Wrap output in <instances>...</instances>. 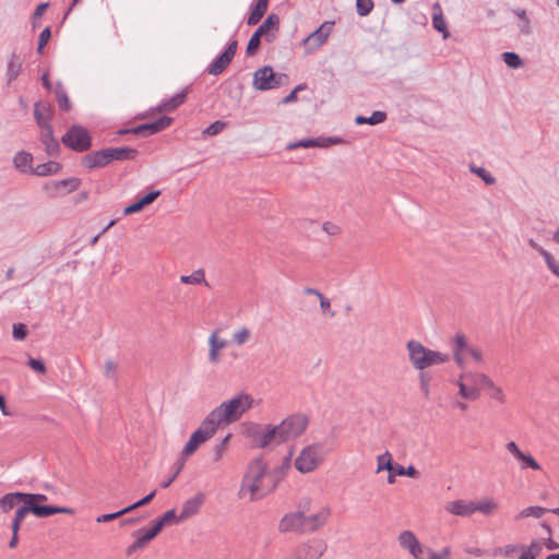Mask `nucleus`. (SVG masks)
<instances>
[{"mask_svg": "<svg viewBox=\"0 0 559 559\" xmlns=\"http://www.w3.org/2000/svg\"><path fill=\"white\" fill-rule=\"evenodd\" d=\"M478 377H484L479 372H462L455 381L459 388L457 396L462 400L475 402L480 397L483 390V381Z\"/></svg>", "mask_w": 559, "mask_h": 559, "instance_id": "nucleus-3", "label": "nucleus"}, {"mask_svg": "<svg viewBox=\"0 0 559 559\" xmlns=\"http://www.w3.org/2000/svg\"><path fill=\"white\" fill-rule=\"evenodd\" d=\"M59 188L62 197L78 190L81 185V180L76 177H70L62 180H58Z\"/></svg>", "mask_w": 559, "mask_h": 559, "instance_id": "nucleus-40", "label": "nucleus"}, {"mask_svg": "<svg viewBox=\"0 0 559 559\" xmlns=\"http://www.w3.org/2000/svg\"><path fill=\"white\" fill-rule=\"evenodd\" d=\"M333 25V21H325L316 31H313L304 39V45H306L309 50L319 49L331 35Z\"/></svg>", "mask_w": 559, "mask_h": 559, "instance_id": "nucleus-14", "label": "nucleus"}, {"mask_svg": "<svg viewBox=\"0 0 559 559\" xmlns=\"http://www.w3.org/2000/svg\"><path fill=\"white\" fill-rule=\"evenodd\" d=\"M261 35H259L257 32L253 33V35L251 36V38L249 39V43H248V46H247V55L248 56H253L259 46H260V39H261Z\"/></svg>", "mask_w": 559, "mask_h": 559, "instance_id": "nucleus-59", "label": "nucleus"}, {"mask_svg": "<svg viewBox=\"0 0 559 559\" xmlns=\"http://www.w3.org/2000/svg\"><path fill=\"white\" fill-rule=\"evenodd\" d=\"M237 40H233L228 44L227 48L223 53L217 56L207 67V72L212 75L221 74L233 61L236 50Z\"/></svg>", "mask_w": 559, "mask_h": 559, "instance_id": "nucleus-15", "label": "nucleus"}, {"mask_svg": "<svg viewBox=\"0 0 559 559\" xmlns=\"http://www.w3.org/2000/svg\"><path fill=\"white\" fill-rule=\"evenodd\" d=\"M326 549L322 539L312 538L301 544L295 551V559H319Z\"/></svg>", "mask_w": 559, "mask_h": 559, "instance_id": "nucleus-13", "label": "nucleus"}, {"mask_svg": "<svg viewBox=\"0 0 559 559\" xmlns=\"http://www.w3.org/2000/svg\"><path fill=\"white\" fill-rule=\"evenodd\" d=\"M547 512H549L548 509L546 508H543V507H538V506H532V507H527V508H524L523 510H521L515 516H514V520L515 521H521L525 518H536V519H539L542 518L544 514H546Z\"/></svg>", "mask_w": 559, "mask_h": 559, "instance_id": "nucleus-36", "label": "nucleus"}, {"mask_svg": "<svg viewBox=\"0 0 559 559\" xmlns=\"http://www.w3.org/2000/svg\"><path fill=\"white\" fill-rule=\"evenodd\" d=\"M506 449L521 463V468H531L534 471L542 469L540 464L533 457V455L521 451L514 441H509L506 444Z\"/></svg>", "mask_w": 559, "mask_h": 559, "instance_id": "nucleus-16", "label": "nucleus"}, {"mask_svg": "<svg viewBox=\"0 0 559 559\" xmlns=\"http://www.w3.org/2000/svg\"><path fill=\"white\" fill-rule=\"evenodd\" d=\"M409 359L416 369L424 370L445 361L448 355H443L441 352H409Z\"/></svg>", "mask_w": 559, "mask_h": 559, "instance_id": "nucleus-12", "label": "nucleus"}, {"mask_svg": "<svg viewBox=\"0 0 559 559\" xmlns=\"http://www.w3.org/2000/svg\"><path fill=\"white\" fill-rule=\"evenodd\" d=\"M253 404L254 400L250 394L239 393L215 407L206 417L218 429L221 426L239 420L247 411L253 407Z\"/></svg>", "mask_w": 559, "mask_h": 559, "instance_id": "nucleus-2", "label": "nucleus"}, {"mask_svg": "<svg viewBox=\"0 0 559 559\" xmlns=\"http://www.w3.org/2000/svg\"><path fill=\"white\" fill-rule=\"evenodd\" d=\"M118 372V361L108 359L104 365V373L107 378H116Z\"/></svg>", "mask_w": 559, "mask_h": 559, "instance_id": "nucleus-57", "label": "nucleus"}, {"mask_svg": "<svg viewBox=\"0 0 559 559\" xmlns=\"http://www.w3.org/2000/svg\"><path fill=\"white\" fill-rule=\"evenodd\" d=\"M543 550V542L533 539L530 545H521V551L525 552L531 559H536Z\"/></svg>", "mask_w": 559, "mask_h": 559, "instance_id": "nucleus-41", "label": "nucleus"}, {"mask_svg": "<svg viewBox=\"0 0 559 559\" xmlns=\"http://www.w3.org/2000/svg\"><path fill=\"white\" fill-rule=\"evenodd\" d=\"M280 17L276 14H270L264 22L257 28V33L261 36L266 35L271 28L277 27Z\"/></svg>", "mask_w": 559, "mask_h": 559, "instance_id": "nucleus-43", "label": "nucleus"}, {"mask_svg": "<svg viewBox=\"0 0 559 559\" xmlns=\"http://www.w3.org/2000/svg\"><path fill=\"white\" fill-rule=\"evenodd\" d=\"M253 442L258 448H265L272 442L277 443V430L275 426L255 427L252 432Z\"/></svg>", "mask_w": 559, "mask_h": 559, "instance_id": "nucleus-17", "label": "nucleus"}, {"mask_svg": "<svg viewBox=\"0 0 559 559\" xmlns=\"http://www.w3.org/2000/svg\"><path fill=\"white\" fill-rule=\"evenodd\" d=\"M280 479L275 472H269L267 464L262 457H257L247 467L239 496H248L250 501L260 500L275 490Z\"/></svg>", "mask_w": 559, "mask_h": 559, "instance_id": "nucleus-1", "label": "nucleus"}, {"mask_svg": "<svg viewBox=\"0 0 559 559\" xmlns=\"http://www.w3.org/2000/svg\"><path fill=\"white\" fill-rule=\"evenodd\" d=\"M171 122L173 119L170 117L164 116L153 122L134 128L133 132L138 134H155L169 127Z\"/></svg>", "mask_w": 559, "mask_h": 559, "instance_id": "nucleus-21", "label": "nucleus"}, {"mask_svg": "<svg viewBox=\"0 0 559 559\" xmlns=\"http://www.w3.org/2000/svg\"><path fill=\"white\" fill-rule=\"evenodd\" d=\"M514 15L519 19L518 29L522 35H530L532 33L531 20L528 19L524 9H515Z\"/></svg>", "mask_w": 559, "mask_h": 559, "instance_id": "nucleus-37", "label": "nucleus"}, {"mask_svg": "<svg viewBox=\"0 0 559 559\" xmlns=\"http://www.w3.org/2000/svg\"><path fill=\"white\" fill-rule=\"evenodd\" d=\"M420 391L425 399L430 397V378L426 373H420Z\"/></svg>", "mask_w": 559, "mask_h": 559, "instance_id": "nucleus-62", "label": "nucleus"}, {"mask_svg": "<svg viewBox=\"0 0 559 559\" xmlns=\"http://www.w3.org/2000/svg\"><path fill=\"white\" fill-rule=\"evenodd\" d=\"M399 546L407 551L413 559H427L426 550L428 547L424 546L415 533L409 530H405L397 535Z\"/></svg>", "mask_w": 559, "mask_h": 559, "instance_id": "nucleus-11", "label": "nucleus"}, {"mask_svg": "<svg viewBox=\"0 0 559 559\" xmlns=\"http://www.w3.org/2000/svg\"><path fill=\"white\" fill-rule=\"evenodd\" d=\"M320 138H317V139H302V140H299V141H296V142H293V143H289L287 145V150L288 151H292V150H296V148H308V147H320Z\"/></svg>", "mask_w": 559, "mask_h": 559, "instance_id": "nucleus-47", "label": "nucleus"}, {"mask_svg": "<svg viewBox=\"0 0 559 559\" xmlns=\"http://www.w3.org/2000/svg\"><path fill=\"white\" fill-rule=\"evenodd\" d=\"M109 163L112 160L134 159L138 151L131 147H108L106 148Z\"/></svg>", "mask_w": 559, "mask_h": 559, "instance_id": "nucleus-26", "label": "nucleus"}, {"mask_svg": "<svg viewBox=\"0 0 559 559\" xmlns=\"http://www.w3.org/2000/svg\"><path fill=\"white\" fill-rule=\"evenodd\" d=\"M55 93H56V98H57L59 108L64 111L70 110V108H71L70 99L67 95V92L64 91L63 86L60 83L57 84Z\"/></svg>", "mask_w": 559, "mask_h": 559, "instance_id": "nucleus-44", "label": "nucleus"}, {"mask_svg": "<svg viewBox=\"0 0 559 559\" xmlns=\"http://www.w3.org/2000/svg\"><path fill=\"white\" fill-rule=\"evenodd\" d=\"M310 500H305L300 503L305 533H311L319 530L325 525L331 515V509L329 507H321L316 513L308 514L310 512Z\"/></svg>", "mask_w": 559, "mask_h": 559, "instance_id": "nucleus-8", "label": "nucleus"}, {"mask_svg": "<svg viewBox=\"0 0 559 559\" xmlns=\"http://www.w3.org/2000/svg\"><path fill=\"white\" fill-rule=\"evenodd\" d=\"M83 165L90 169L104 167L109 164L108 154L106 148L92 152L83 157Z\"/></svg>", "mask_w": 559, "mask_h": 559, "instance_id": "nucleus-22", "label": "nucleus"}, {"mask_svg": "<svg viewBox=\"0 0 559 559\" xmlns=\"http://www.w3.org/2000/svg\"><path fill=\"white\" fill-rule=\"evenodd\" d=\"M432 26L436 31L442 33L443 38H448L450 36L447 22L438 2L433 4Z\"/></svg>", "mask_w": 559, "mask_h": 559, "instance_id": "nucleus-30", "label": "nucleus"}, {"mask_svg": "<svg viewBox=\"0 0 559 559\" xmlns=\"http://www.w3.org/2000/svg\"><path fill=\"white\" fill-rule=\"evenodd\" d=\"M502 60L511 69H519L523 66L521 57L513 51H506L502 53Z\"/></svg>", "mask_w": 559, "mask_h": 559, "instance_id": "nucleus-48", "label": "nucleus"}, {"mask_svg": "<svg viewBox=\"0 0 559 559\" xmlns=\"http://www.w3.org/2000/svg\"><path fill=\"white\" fill-rule=\"evenodd\" d=\"M28 366L37 373H40V374L46 373L45 362L39 358H29Z\"/></svg>", "mask_w": 559, "mask_h": 559, "instance_id": "nucleus-64", "label": "nucleus"}, {"mask_svg": "<svg viewBox=\"0 0 559 559\" xmlns=\"http://www.w3.org/2000/svg\"><path fill=\"white\" fill-rule=\"evenodd\" d=\"M444 510L457 516H471L474 514V501L463 499L447 502Z\"/></svg>", "mask_w": 559, "mask_h": 559, "instance_id": "nucleus-20", "label": "nucleus"}, {"mask_svg": "<svg viewBox=\"0 0 559 559\" xmlns=\"http://www.w3.org/2000/svg\"><path fill=\"white\" fill-rule=\"evenodd\" d=\"M547 269L559 278V260H557L549 251L542 257Z\"/></svg>", "mask_w": 559, "mask_h": 559, "instance_id": "nucleus-52", "label": "nucleus"}, {"mask_svg": "<svg viewBox=\"0 0 559 559\" xmlns=\"http://www.w3.org/2000/svg\"><path fill=\"white\" fill-rule=\"evenodd\" d=\"M50 36H51V29L49 26L45 27L40 32L39 38H38V47H37L38 52H41L43 48L46 46V44L50 39Z\"/></svg>", "mask_w": 559, "mask_h": 559, "instance_id": "nucleus-63", "label": "nucleus"}, {"mask_svg": "<svg viewBox=\"0 0 559 559\" xmlns=\"http://www.w3.org/2000/svg\"><path fill=\"white\" fill-rule=\"evenodd\" d=\"M204 500L205 495L199 492L193 498H190L187 501H185V503L182 504L181 512L178 516V521H185L195 515L200 511L202 504L204 503Z\"/></svg>", "mask_w": 559, "mask_h": 559, "instance_id": "nucleus-19", "label": "nucleus"}, {"mask_svg": "<svg viewBox=\"0 0 559 559\" xmlns=\"http://www.w3.org/2000/svg\"><path fill=\"white\" fill-rule=\"evenodd\" d=\"M32 513L36 518H49L55 514H73L74 510L68 507H56V506H35L28 503L26 499H24L21 504L16 508L14 513V519L19 521H24L26 515Z\"/></svg>", "mask_w": 559, "mask_h": 559, "instance_id": "nucleus-4", "label": "nucleus"}, {"mask_svg": "<svg viewBox=\"0 0 559 559\" xmlns=\"http://www.w3.org/2000/svg\"><path fill=\"white\" fill-rule=\"evenodd\" d=\"M230 435H227L214 448V462H219L227 449Z\"/></svg>", "mask_w": 559, "mask_h": 559, "instance_id": "nucleus-55", "label": "nucleus"}, {"mask_svg": "<svg viewBox=\"0 0 559 559\" xmlns=\"http://www.w3.org/2000/svg\"><path fill=\"white\" fill-rule=\"evenodd\" d=\"M159 533L151 527L145 531L143 535H141L136 540H134L131 545H129L126 549L127 556H131L136 550L144 548L152 539H154Z\"/></svg>", "mask_w": 559, "mask_h": 559, "instance_id": "nucleus-25", "label": "nucleus"}, {"mask_svg": "<svg viewBox=\"0 0 559 559\" xmlns=\"http://www.w3.org/2000/svg\"><path fill=\"white\" fill-rule=\"evenodd\" d=\"M267 10V4H265V0H258L253 9L251 10L248 17V25H255L263 17L264 13Z\"/></svg>", "mask_w": 559, "mask_h": 559, "instance_id": "nucleus-38", "label": "nucleus"}, {"mask_svg": "<svg viewBox=\"0 0 559 559\" xmlns=\"http://www.w3.org/2000/svg\"><path fill=\"white\" fill-rule=\"evenodd\" d=\"M62 142L75 152H84L92 145L90 133L81 126H72L62 136Z\"/></svg>", "mask_w": 559, "mask_h": 559, "instance_id": "nucleus-10", "label": "nucleus"}, {"mask_svg": "<svg viewBox=\"0 0 559 559\" xmlns=\"http://www.w3.org/2000/svg\"><path fill=\"white\" fill-rule=\"evenodd\" d=\"M393 471L399 476H408V477H417L418 476V471L413 465L408 466L407 468L403 467L402 465H396Z\"/></svg>", "mask_w": 559, "mask_h": 559, "instance_id": "nucleus-60", "label": "nucleus"}, {"mask_svg": "<svg viewBox=\"0 0 559 559\" xmlns=\"http://www.w3.org/2000/svg\"><path fill=\"white\" fill-rule=\"evenodd\" d=\"M187 97V91H180L168 99L163 100L158 106L159 111H171L182 105Z\"/></svg>", "mask_w": 559, "mask_h": 559, "instance_id": "nucleus-29", "label": "nucleus"}, {"mask_svg": "<svg viewBox=\"0 0 559 559\" xmlns=\"http://www.w3.org/2000/svg\"><path fill=\"white\" fill-rule=\"evenodd\" d=\"M236 359L235 354L225 355V352H210L209 360L212 365L226 364L230 365Z\"/></svg>", "mask_w": 559, "mask_h": 559, "instance_id": "nucleus-42", "label": "nucleus"}, {"mask_svg": "<svg viewBox=\"0 0 559 559\" xmlns=\"http://www.w3.org/2000/svg\"><path fill=\"white\" fill-rule=\"evenodd\" d=\"M478 379L483 381V389L489 390L488 394L491 399L498 401L499 403L506 402V396L502 389L497 386L488 376L484 373V377H478Z\"/></svg>", "mask_w": 559, "mask_h": 559, "instance_id": "nucleus-31", "label": "nucleus"}, {"mask_svg": "<svg viewBox=\"0 0 559 559\" xmlns=\"http://www.w3.org/2000/svg\"><path fill=\"white\" fill-rule=\"evenodd\" d=\"M209 342L210 349H223L224 347L227 346V341L219 338L216 332L211 334Z\"/></svg>", "mask_w": 559, "mask_h": 559, "instance_id": "nucleus-61", "label": "nucleus"}, {"mask_svg": "<svg viewBox=\"0 0 559 559\" xmlns=\"http://www.w3.org/2000/svg\"><path fill=\"white\" fill-rule=\"evenodd\" d=\"M469 170L473 174H475L476 176H478L479 178H481L485 181V183H487V185H493L496 182V178L489 171H487L484 167H477L472 164L469 166Z\"/></svg>", "mask_w": 559, "mask_h": 559, "instance_id": "nucleus-49", "label": "nucleus"}, {"mask_svg": "<svg viewBox=\"0 0 559 559\" xmlns=\"http://www.w3.org/2000/svg\"><path fill=\"white\" fill-rule=\"evenodd\" d=\"M286 79L285 74L274 73L272 67L264 66L253 74V87L258 91H269L280 87Z\"/></svg>", "mask_w": 559, "mask_h": 559, "instance_id": "nucleus-9", "label": "nucleus"}, {"mask_svg": "<svg viewBox=\"0 0 559 559\" xmlns=\"http://www.w3.org/2000/svg\"><path fill=\"white\" fill-rule=\"evenodd\" d=\"M377 463H378L377 473H379L381 471H384V469L385 471H393L394 467H395L393 465L392 455L388 451H385L384 453H382L381 455L378 456Z\"/></svg>", "mask_w": 559, "mask_h": 559, "instance_id": "nucleus-46", "label": "nucleus"}, {"mask_svg": "<svg viewBox=\"0 0 559 559\" xmlns=\"http://www.w3.org/2000/svg\"><path fill=\"white\" fill-rule=\"evenodd\" d=\"M24 499V492L21 491L5 493L0 498V510L8 513L17 508Z\"/></svg>", "mask_w": 559, "mask_h": 559, "instance_id": "nucleus-24", "label": "nucleus"}, {"mask_svg": "<svg viewBox=\"0 0 559 559\" xmlns=\"http://www.w3.org/2000/svg\"><path fill=\"white\" fill-rule=\"evenodd\" d=\"M519 550H521V545L509 544V545H506L504 547L495 548L493 556L500 555V556H504V557H510Z\"/></svg>", "mask_w": 559, "mask_h": 559, "instance_id": "nucleus-54", "label": "nucleus"}, {"mask_svg": "<svg viewBox=\"0 0 559 559\" xmlns=\"http://www.w3.org/2000/svg\"><path fill=\"white\" fill-rule=\"evenodd\" d=\"M467 356L477 362L483 359L481 352H455L454 359L461 368H465Z\"/></svg>", "mask_w": 559, "mask_h": 559, "instance_id": "nucleus-45", "label": "nucleus"}, {"mask_svg": "<svg viewBox=\"0 0 559 559\" xmlns=\"http://www.w3.org/2000/svg\"><path fill=\"white\" fill-rule=\"evenodd\" d=\"M60 168L61 165L58 162L49 160L47 163L38 164L33 168V170H31V174L44 177L57 174Z\"/></svg>", "mask_w": 559, "mask_h": 559, "instance_id": "nucleus-33", "label": "nucleus"}, {"mask_svg": "<svg viewBox=\"0 0 559 559\" xmlns=\"http://www.w3.org/2000/svg\"><path fill=\"white\" fill-rule=\"evenodd\" d=\"M34 117L40 130L51 128L50 126V109L49 106L36 103L34 106Z\"/></svg>", "mask_w": 559, "mask_h": 559, "instance_id": "nucleus-27", "label": "nucleus"}, {"mask_svg": "<svg viewBox=\"0 0 559 559\" xmlns=\"http://www.w3.org/2000/svg\"><path fill=\"white\" fill-rule=\"evenodd\" d=\"M217 431L215 425L205 417L200 427L191 435L190 439L181 451L183 459L192 455L203 443L210 440Z\"/></svg>", "mask_w": 559, "mask_h": 559, "instance_id": "nucleus-6", "label": "nucleus"}, {"mask_svg": "<svg viewBox=\"0 0 559 559\" xmlns=\"http://www.w3.org/2000/svg\"><path fill=\"white\" fill-rule=\"evenodd\" d=\"M308 426V418L305 415L296 414L284 419L275 426L277 430V443L295 439L305 432Z\"/></svg>", "mask_w": 559, "mask_h": 559, "instance_id": "nucleus-5", "label": "nucleus"}, {"mask_svg": "<svg viewBox=\"0 0 559 559\" xmlns=\"http://www.w3.org/2000/svg\"><path fill=\"white\" fill-rule=\"evenodd\" d=\"M386 119V114L384 111L376 110L369 117L357 116L355 118L356 124H370L376 126L382 123Z\"/></svg>", "mask_w": 559, "mask_h": 559, "instance_id": "nucleus-39", "label": "nucleus"}, {"mask_svg": "<svg viewBox=\"0 0 559 559\" xmlns=\"http://www.w3.org/2000/svg\"><path fill=\"white\" fill-rule=\"evenodd\" d=\"M24 498L27 500L28 503L35 506H45L44 502L48 500L47 496L43 493L24 492Z\"/></svg>", "mask_w": 559, "mask_h": 559, "instance_id": "nucleus-58", "label": "nucleus"}, {"mask_svg": "<svg viewBox=\"0 0 559 559\" xmlns=\"http://www.w3.org/2000/svg\"><path fill=\"white\" fill-rule=\"evenodd\" d=\"M226 123L224 121H221V120H216L214 122H212L209 127H206L202 133L203 135H216L218 134L221 131H223V129L225 128Z\"/></svg>", "mask_w": 559, "mask_h": 559, "instance_id": "nucleus-56", "label": "nucleus"}, {"mask_svg": "<svg viewBox=\"0 0 559 559\" xmlns=\"http://www.w3.org/2000/svg\"><path fill=\"white\" fill-rule=\"evenodd\" d=\"M499 508V503L492 498H486L478 502L474 501V513L480 512L484 515H492Z\"/></svg>", "mask_w": 559, "mask_h": 559, "instance_id": "nucleus-32", "label": "nucleus"}, {"mask_svg": "<svg viewBox=\"0 0 559 559\" xmlns=\"http://www.w3.org/2000/svg\"><path fill=\"white\" fill-rule=\"evenodd\" d=\"M45 194L51 199L62 197L58 180L48 181L43 186Z\"/></svg>", "mask_w": 559, "mask_h": 559, "instance_id": "nucleus-51", "label": "nucleus"}, {"mask_svg": "<svg viewBox=\"0 0 559 559\" xmlns=\"http://www.w3.org/2000/svg\"><path fill=\"white\" fill-rule=\"evenodd\" d=\"M278 530L282 533L286 532H298V533H305L304 532V524H302V512L301 508L299 507V510L289 514H286L280 522Z\"/></svg>", "mask_w": 559, "mask_h": 559, "instance_id": "nucleus-18", "label": "nucleus"}, {"mask_svg": "<svg viewBox=\"0 0 559 559\" xmlns=\"http://www.w3.org/2000/svg\"><path fill=\"white\" fill-rule=\"evenodd\" d=\"M22 67H23V63H22L21 57L19 55H16L15 52H13L9 57L8 64H7V71H5L7 83L9 85L12 84L19 78V75L22 72Z\"/></svg>", "mask_w": 559, "mask_h": 559, "instance_id": "nucleus-23", "label": "nucleus"}, {"mask_svg": "<svg viewBox=\"0 0 559 559\" xmlns=\"http://www.w3.org/2000/svg\"><path fill=\"white\" fill-rule=\"evenodd\" d=\"M180 282L182 284H187V285H201L202 284V285L209 286V283L205 278V272L203 269H198L189 275H181Z\"/></svg>", "mask_w": 559, "mask_h": 559, "instance_id": "nucleus-35", "label": "nucleus"}, {"mask_svg": "<svg viewBox=\"0 0 559 559\" xmlns=\"http://www.w3.org/2000/svg\"><path fill=\"white\" fill-rule=\"evenodd\" d=\"M250 330L247 328H240L233 333V344L236 346H242L250 337Z\"/></svg>", "mask_w": 559, "mask_h": 559, "instance_id": "nucleus-50", "label": "nucleus"}, {"mask_svg": "<svg viewBox=\"0 0 559 559\" xmlns=\"http://www.w3.org/2000/svg\"><path fill=\"white\" fill-rule=\"evenodd\" d=\"M33 156L31 153L20 151L13 156V166L20 173H31Z\"/></svg>", "mask_w": 559, "mask_h": 559, "instance_id": "nucleus-28", "label": "nucleus"}, {"mask_svg": "<svg viewBox=\"0 0 559 559\" xmlns=\"http://www.w3.org/2000/svg\"><path fill=\"white\" fill-rule=\"evenodd\" d=\"M372 0H356V10L358 15L367 16L373 9Z\"/></svg>", "mask_w": 559, "mask_h": 559, "instance_id": "nucleus-53", "label": "nucleus"}, {"mask_svg": "<svg viewBox=\"0 0 559 559\" xmlns=\"http://www.w3.org/2000/svg\"><path fill=\"white\" fill-rule=\"evenodd\" d=\"M40 140L49 155L56 154L59 148V144L53 138L52 127L41 131Z\"/></svg>", "mask_w": 559, "mask_h": 559, "instance_id": "nucleus-34", "label": "nucleus"}, {"mask_svg": "<svg viewBox=\"0 0 559 559\" xmlns=\"http://www.w3.org/2000/svg\"><path fill=\"white\" fill-rule=\"evenodd\" d=\"M323 461L322 445L313 443L305 447L295 460V467L298 472L306 474L313 472Z\"/></svg>", "mask_w": 559, "mask_h": 559, "instance_id": "nucleus-7", "label": "nucleus"}]
</instances>
